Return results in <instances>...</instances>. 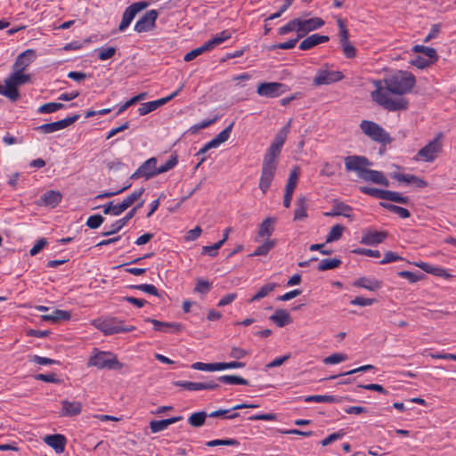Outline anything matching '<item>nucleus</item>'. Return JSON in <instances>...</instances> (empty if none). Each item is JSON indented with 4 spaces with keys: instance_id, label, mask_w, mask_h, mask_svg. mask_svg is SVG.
<instances>
[{
    "instance_id": "nucleus-7",
    "label": "nucleus",
    "mask_w": 456,
    "mask_h": 456,
    "mask_svg": "<svg viewBox=\"0 0 456 456\" xmlns=\"http://www.w3.org/2000/svg\"><path fill=\"white\" fill-rule=\"evenodd\" d=\"M440 136L441 134H438L423 148H421L414 157V160H423L426 162L434 161L437 157V154L442 151Z\"/></svg>"
},
{
    "instance_id": "nucleus-21",
    "label": "nucleus",
    "mask_w": 456,
    "mask_h": 456,
    "mask_svg": "<svg viewBox=\"0 0 456 456\" xmlns=\"http://www.w3.org/2000/svg\"><path fill=\"white\" fill-rule=\"evenodd\" d=\"M61 417H75L81 413L82 403L80 402H69L68 400L61 401Z\"/></svg>"
},
{
    "instance_id": "nucleus-10",
    "label": "nucleus",
    "mask_w": 456,
    "mask_h": 456,
    "mask_svg": "<svg viewBox=\"0 0 456 456\" xmlns=\"http://www.w3.org/2000/svg\"><path fill=\"white\" fill-rule=\"evenodd\" d=\"M157 159L155 157H151L146 161H144L130 176L133 180H137L139 178H144L145 180H149L152 177L159 175L158 167H157Z\"/></svg>"
},
{
    "instance_id": "nucleus-64",
    "label": "nucleus",
    "mask_w": 456,
    "mask_h": 456,
    "mask_svg": "<svg viewBox=\"0 0 456 456\" xmlns=\"http://www.w3.org/2000/svg\"><path fill=\"white\" fill-rule=\"evenodd\" d=\"M317 41H316V37H315V34H313L309 37H307L306 38H305L299 45V49L302 50V51H306V50H309L313 47H314L315 45H317Z\"/></svg>"
},
{
    "instance_id": "nucleus-56",
    "label": "nucleus",
    "mask_w": 456,
    "mask_h": 456,
    "mask_svg": "<svg viewBox=\"0 0 456 456\" xmlns=\"http://www.w3.org/2000/svg\"><path fill=\"white\" fill-rule=\"evenodd\" d=\"M208 51V47H206V45L204 44L201 46L197 47V48L190 51L189 53H187L184 55L183 60H184V61H191L194 60L196 57H198L199 55H200Z\"/></svg>"
},
{
    "instance_id": "nucleus-27",
    "label": "nucleus",
    "mask_w": 456,
    "mask_h": 456,
    "mask_svg": "<svg viewBox=\"0 0 456 456\" xmlns=\"http://www.w3.org/2000/svg\"><path fill=\"white\" fill-rule=\"evenodd\" d=\"M269 319L280 328H282L292 322L290 314L284 309H276L273 314L269 317Z\"/></svg>"
},
{
    "instance_id": "nucleus-17",
    "label": "nucleus",
    "mask_w": 456,
    "mask_h": 456,
    "mask_svg": "<svg viewBox=\"0 0 456 456\" xmlns=\"http://www.w3.org/2000/svg\"><path fill=\"white\" fill-rule=\"evenodd\" d=\"M298 35L305 37L311 31L316 30L324 25V20L322 18L314 17L308 20H302L298 18Z\"/></svg>"
},
{
    "instance_id": "nucleus-29",
    "label": "nucleus",
    "mask_w": 456,
    "mask_h": 456,
    "mask_svg": "<svg viewBox=\"0 0 456 456\" xmlns=\"http://www.w3.org/2000/svg\"><path fill=\"white\" fill-rule=\"evenodd\" d=\"M352 210L353 208L349 205L342 201L335 200L331 211L325 215L328 216H344L346 217H350L351 216L349 212Z\"/></svg>"
},
{
    "instance_id": "nucleus-4",
    "label": "nucleus",
    "mask_w": 456,
    "mask_h": 456,
    "mask_svg": "<svg viewBox=\"0 0 456 456\" xmlns=\"http://www.w3.org/2000/svg\"><path fill=\"white\" fill-rule=\"evenodd\" d=\"M374 83L377 88L371 92V97L379 105L388 111L404 110L408 108L409 102L405 98L392 99L383 91L379 80Z\"/></svg>"
},
{
    "instance_id": "nucleus-44",
    "label": "nucleus",
    "mask_w": 456,
    "mask_h": 456,
    "mask_svg": "<svg viewBox=\"0 0 456 456\" xmlns=\"http://www.w3.org/2000/svg\"><path fill=\"white\" fill-rule=\"evenodd\" d=\"M345 227L342 224H336L331 227L329 234L326 237V243H330L338 240L343 234Z\"/></svg>"
},
{
    "instance_id": "nucleus-15",
    "label": "nucleus",
    "mask_w": 456,
    "mask_h": 456,
    "mask_svg": "<svg viewBox=\"0 0 456 456\" xmlns=\"http://www.w3.org/2000/svg\"><path fill=\"white\" fill-rule=\"evenodd\" d=\"M344 77L340 71H330L328 69H319L314 78V86L330 85L340 81Z\"/></svg>"
},
{
    "instance_id": "nucleus-8",
    "label": "nucleus",
    "mask_w": 456,
    "mask_h": 456,
    "mask_svg": "<svg viewBox=\"0 0 456 456\" xmlns=\"http://www.w3.org/2000/svg\"><path fill=\"white\" fill-rule=\"evenodd\" d=\"M289 90L285 84L279 82H264L260 83L256 88V93L260 96L268 98H275Z\"/></svg>"
},
{
    "instance_id": "nucleus-53",
    "label": "nucleus",
    "mask_w": 456,
    "mask_h": 456,
    "mask_svg": "<svg viewBox=\"0 0 456 456\" xmlns=\"http://www.w3.org/2000/svg\"><path fill=\"white\" fill-rule=\"evenodd\" d=\"M397 274L401 278L407 279L411 283L417 282L424 277L421 273H416L410 271H400Z\"/></svg>"
},
{
    "instance_id": "nucleus-6",
    "label": "nucleus",
    "mask_w": 456,
    "mask_h": 456,
    "mask_svg": "<svg viewBox=\"0 0 456 456\" xmlns=\"http://www.w3.org/2000/svg\"><path fill=\"white\" fill-rule=\"evenodd\" d=\"M89 366H95L99 369L107 368L109 370H120L123 364L118 360L117 356L110 353L99 352L89 359Z\"/></svg>"
},
{
    "instance_id": "nucleus-45",
    "label": "nucleus",
    "mask_w": 456,
    "mask_h": 456,
    "mask_svg": "<svg viewBox=\"0 0 456 456\" xmlns=\"http://www.w3.org/2000/svg\"><path fill=\"white\" fill-rule=\"evenodd\" d=\"M234 126V121L230 123L228 126H226L223 131H221L215 138H213V142L216 143V145L218 147L221 143L226 142L230 134L232 133V127Z\"/></svg>"
},
{
    "instance_id": "nucleus-5",
    "label": "nucleus",
    "mask_w": 456,
    "mask_h": 456,
    "mask_svg": "<svg viewBox=\"0 0 456 456\" xmlns=\"http://www.w3.org/2000/svg\"><path fill=\"white\" fill-rule=\"evenodd\" d=\"M360 129L366 136L383 146L390 144L393 142V138L390 134L376 122L362 120L360 123Z\"/></svg>"
},
{
    "instance_id": "nucleus-41",
    "label": "nucleus",
    "mask_w": 456,
    "mask_h": 456,
    "mask_svg": "<svg viewBox=\"0 0 456 456\" xmlns=\"http://www.w3.org/2000/svg\"><path fill=\"white\" fill-rule=\"evenodd\" d=\"M279 285L277 283H267L261 287L259 290L252 297L249 302H254L265 297L270 292L275 289Z\"/></svg>"
},
{
    "instance_id": "nucleus-24",
    "label": "nucleus",
    "mask_w": 456,
    "mask_h": 456,
    "mask_svg": "<svg viewBox=\"0 0 456 456\" xmlns=\"http://www.w3.org/2000/svg\"><path fill=\"white\" fill-rule=\"evenodd\" d=\"M353 285L357 288H362L370 291H376L382 287V281L377 279H370L362 276L354 281Z\"/></svg>"
},
{
    "instance_id": "nucleus-48",
    "label": "nucleus",
    "mask_w": 456,
    "mask_h": 456,
    "mask_svg": "<svg viewBox=\"0 0 456 456\" xmlns=\"http://www.w3.org/2000/svg\"><path fill=\"white\" fill-rule=\"evenodd\" d=\"M178 163V157L176 154H173L169 157L163 165L158 167L159 175L166 173L173 169Z\"/></svg>"
},
{
    "instance_id": "nucleus-18",
    "label": "nucleus",
    "mask_w": 456,
    "mask_h": 456,
    "mask_svg": "<svg viewBox=\"0 0 456 456\" xmlns=\"http://www.w3.org/2000/svg\"><path fill=\"white\" fill-rule=\"evenodd\" d=\"M388 236L386 231L367 230L362 237L361 243L369 246H375L382 243Z\"/></svg>"
},
{
    "instance_id": "nucleus-26",
    "label": "nucleus",
    "mask_w": 456,
    "mask_h": 456,
    "mask_svg": "<svg viewBox=\"0 0 456 456\" xmlns=\"http://www.w3.org/2000/svg\"><path fill=\"white\" fill-rule=\"evenodd\" d=\"M146 322H151L153 325V328L156 331L167 332V329H173L174 331L179 332L183 326L180 323L176 322H164L156 319L147 318L145 319Z\"/></svg>"
},
{
    "instance_id": "nucleus-61",
    "label": "nucleus",
    "mask_w": 456,
    "mask_h": 456,
    "mask_svg": "<svg viewBox=\"0 0 456 456\" xmlns=\"http://www.w3.org/2000/svg\"><path fill=\"white\" fill-rule=\"evenodd\" d=\"M211 288L212 284L209 281L202 279H198L196 281L194 291L201 294H207L211 289Z\"/></svg>"
},
{
    "instance_id": "nucleus-42",
    "label": "nucleus",
    "mask_w": 456,
    "mask_h": 456,
    "mask_svg": "<svg viewBox=\"0 0 456 456\" xmlns=\"http://www.w3.org/2000/svg\"><path fill=\"white\" fill-rule=\"evenodd\" d=\"M341 264L342 262L338 258H325L320 262L317 269L321 272L332 270L339 267Z\"/></svg>"
},
{
    "instance_id": "nucleus-30",
    "label": "nucleus",
    "mask_w": 456,
    "mask_h": 456,
    "mask_svg": "<svg viewBox=\"0 0 456 456\" xmlns=\"http://www.w3.org/2000/svg\"><path fill=\"white\" fill-rule=\"evenodd\" d=\"M41 318L43 321L57 323L60 321H69L71 318V314L69 311L56 309L53 314H44Z\"/></svg>"
},
{
    "instance_id": "nucleus-57",
    "label": "nucleus",
    "mask_w": 456,
    "mask_h": 456,
    "mask_svg": "<svg viewBox=\"0 0 456 456\" xmlns=\"http://www.w3.org/2000/svg\"><path fill=\"white\" fill-rule=\"evenodd\" d=\"M428 273H431L433 275L438 276V277H444L445 279L451 278L452 275L447 273V271L442 267L433 266L428 264V267H427V271H425Z\"/></svg>"
},
{
    "instance_id": "nucleus-25",
    "label": "nucleus",
    "mask_w": 456,
    "mask_h": 456,
    "mask_svg": "<svg viewBox=\"0 0 456 456\" xmlns=\"http://www.w3.org/2000/svg\"><path fill=\"white\" fill-rule=\"evenodd\" d=\"M183 419V416L171 417L169 419L156 420L150 422V428L152 433H158L165 430L171 424L176 423Z\"/></svg>"
},
{
    "instance_id": "nucleus-38",
    "label": "nucleus",
    "mask_w": 456,
    "mask_h": 456,
    "mask_svg": "<svg viewBox=\"0 0 456 456\" xmlns=\"http://www.w3.org/2000/svg\"><path fill=\"white\" fill-rule=\"evenodd\" d=\"M411 51L413 53H420L427 56L428 59L433 61H438L437 52L435 48L429 46H424L420 45H416L412 47Z\"/></svg>"
},
{
    "instance_id": "nucleus-12",
    "label": "nucleus",
    "mask_w": 456,
    "mask_h": 456,
    "mask_svg": "<svg viewBox=\"0 0 456 456\" xmlns=\"http://www.w3.org/2000/svg\"><path fill=\"white\" fill-rule=\"evenodd\" d=\"M147 6V2H135L126 7L123 12L122 20L119 24L118 29L120 31H124L130 25L135 15Z\"/></svg>"
},
{
    "instance_id": "nucleus-23",
    "label": "nucleus",
    "mask_w": 456,
    "mask_h": 456,
    "mask_svg": "<svg viewBox=\"0 0 456 456\" xmlns=\"http://www.w3.org/2000/svg\"><path fill=\"white\" fill-rule=\"evenodd\" d=\"M136 212H137V208H133L131 210H129L126 213V215L123 218L115 221L110 225V230L103 232L102 235L110 236V235L118 232L134 216Z\"/></svg>"
},
{
    "instance_id": "nucleus-14",
    "label": "nucleus",
    "mask_w": 456,
    "mask_h": 456,
    "mask_svg": "<svg viewBox=\"0 0 456 456\" xmlns=\"http://www.w3.org/2000/svg\"><path fill=\"white\" fill-rule=\"evenodd\" d=\"M174 386L183 387L188 391L198 390H216L220 387V385L214 380L207 382H191V381H174Z\"/></svg>"
},
{
    "instance_id": "nucleus-49",
    "label": "nucleus",
    "mask_w": 456,
    "mask_h": 456,
    "mask_svg": "<svg viewBox=\"0 0 456 456\" xmlns=\"http://www.w3.org/2000/svg\"><path fill=\"white\" fill-rule=\"evenodd\" d=\"M386 200H389V201L400 203V204H405V205H407L410 201L408 197L403 196L397 191H388V190H387Z\"/></svg>"
},
{
    "instance_id": "nucleus-55",
    "label": "nucleus",
    "mask_w": 456,
    "mask_h": 456,
    "mask_svg": "<svg viewBox=\"0 0 456 456\" xmlns=\"http://www.w3.org/2000/svg\"><path fill=\"white\" fill-rule=\"evenodd\" d=\"M298 18L289 20L286 25L279 28L280 35H286L289 32L297 30L298 32Z\"/></svg>"
},
{
    "instance_id": "nucleus-3",
    "label": "nucleus",
    "mask_w": 456,
    "mask_h": 456,
    "mask_svg": "<svg viewBox=\"0 0 456 456\" xmlns=\"http://www.w3.org/2000/svg\"><path fill=\"white\" fill-rule=\"evenodd\" d=\"M386 89L394 94L403 95L411 92L416 84L414 75L406 70H397L384 78Z\"/></svg>"
},
{
    "instance_id": "nucleus-52",
    "label": "nucleus",
    "mask_w": 456,
    "mask_h": 456,
    "mask_svg": "<svg viewBox=\"0 0 456 456\" xmlns=\"http://www.w3.org/2000/svg\"><path fill=\"white\" fill-rule=\"evenodd\" d=\"M125 211V208H120V203L118 205H113V201H110L109 203L105 204L103 206V213L104 215H113V216H119Z\"/></svg>"
},
{
    "instance_id": "nucleus-47",
    "label": "nucleus",
    "mask_w": 456,
    "mask_h": 456,
    "mask_svg": "<svg viewBox=\"0 0 456 456\" xmlns=\"http://www.w3.org/2000/svg\"><path fill=\"white\" fill-rule=\"evenodd\" d=\"M240 442L234 438H227V439H215L206 443V445L208 447H215L220 445H227V446H238Z\"/></svg>"
},
{
    "instance_id": "nucleus-35",
    "label": "nucleus",
    "mask_w": 456,
    "mask_h": 456,
    "mask_svg": "<svg viewBox=\"0 0 456 456\" xmlns=\"http://www.w3.org/2000/svg\"><path fill=\"white\" fill-rule=\"evenodd\" d=\"M379 206L392 213L398 215L401 218L406 219L411 216L410 211L403 207L387 202H379Z\"/></svg>"
},
{
    "instance_id": "nucleus-37",
    "label": "nucleus",
    "mask_w": 456,
    "mask_h": 456,
    "mask_svg": "<svg viewBox=\"0 0 456 456\" xmlns=\"http://www.w3.org/2000/svg\"><path fill=\"white\" fill-rule=\"evenodd\" d=\"M359 190L363 194L386 200L387 190H382L368 186H361Z\"/></svg>"
},
{
    "instance_id": "nucleus-22",
    "label": "nucleus",
    "mask_w": 456,
    "mask_h": 456,
    "mask_svg": "<svg viewBox=\"0 0 456 456\" xmlns=\"http://www.w3.org/2000/svg\"><path fill=\"white\" fill-rule=\"evenodd\" d=\"M390 175L398 182L412 183L418 188H425L428 186V183L424 179L414 175L392 173Z\"/></svg>"
},
{
    "instance_id": "nucleus-46",
    "label": "nucleus",
    "mask_w": 456,
    "mask_h": 456,
    "mask_svg": "<svg viewBox=\"0 0 456 456\" xmlns=\"http://www.w3.org/2000/svg\"><path fill=\"white\" fill-rule=\"evenodd\" d=\"M191 367L193 370H202V371L220 370L219 362L205 363V362H197L192 363Z\"/></svg>"
},
{
    "instance_id": "nucleus-2",
    "label": "nucleus",
    "mask_w": 456,
    "mask_h": 456,
    "mask_svg": "<svg viewBox=\"0 0 456 456\" xmlns=\"http://www.w3.org/2000/svg\"><path fill=\"white\" fill-rule=\"evenodd\" d=\"M347 172H356L359 178L387 187L389 181L381 171L367 168L371 162L365 156L351 155L344 159Z\"/></svg>"
},
{
    "instance_id": "nucleus-60",
    "label": "nucleus",
    "mask_w": 456,
    "mask_h": 456,
    "mask_svg": "<svg viewBox=\"0 0 456 456\" xmlns=\"http://www.w3.org/2000/svg\"><path fill=\"white\" fill-rule=\"evenodd\" d=\"M104 222V217L102 216L101 215L97 214V215H93V216H90L86 221V225L90 228V229H97L99 228L102 224Z\"/></svg>"
},
{
    "instance_id": "nucleus-59",
    "label": "nucleus",
    "mask_w": 456,
    "mask_h": 456,
    "mask_svg": "<svg viewBox=\"0 0 456 456\" xmlns=\"http://www.w3.org/2000/svg\"><path fill=\"white\" fill-rule=\"evenodd\" d=\"M116 52H117V48L112 47V46H110L107 48H100V49H98V58L101 61L109 60L115 55Z\"/></svg>"
},
{
    "instance_id": "nucleus-16",
    "label": "nucleus",
    "mask_w": 456,
    "mask_h": 456,
    "mask_svg": "<svg viewBox=\"0 0 456 456\" xmlns=\"http://www.w3.org/2000/svg\"><path fill=\"white\" fill-rule=\"evenodd\" d=\"M37 58L36 51L33 49H27L20 53L14 64L12 65L13 70L24 71L30 63H32Z\"/></svg>"
},
{
    "instance_id": "nucleus-9",
    "label": "nucleus",
    "mask_w": 456,
    "mask_h": 456,
    "mask_svg": "<svg viewBox=\"0 0 456 456\" xmlns=\"http://www.w3.org/2000/svg\"><path fill=\"white\" fill-rule=\"evenodd\" d=\"M124 322L117 318H109L102 321L97 328L105 335H112L121 332H129L135 330L134 326L126 327Z\"/></svg>"
},
{
    "instance_id": "nucleus-36",
    "label": "nucleus",
    "mask_w": 456,
    "mask_h": 456,
    "mask_svg": "<svg viewBox=\"0 0 456 456\" xmlns=\"http://www.w3.org/2000/svg\"><path fill=\"white\" fill-rule=\"evenodd\" d=\"M217 380L221 383L229 385H249V382L247 379L236 375H223L218 377Z\"/></svg>"
},
{
    "instance_id": "nucleus-28",
    "label": "nucleus",
    "mask_w": 456,
    "mask_h": 456,
    "mask_svg": "<svg viewBox=\"0 0 456 456\" xmlns=\"http://www.w3.org/2000/svg\"><path fill=\"white\" fill-rule=\"evenodd\" d=\"M62 196L60 191H48L45 193H44L40 197V200L42 201V204L45 206H49L52 208H55L59 205V203L61 201Z\"/></svg>"
},
{
    "instance_id": "nucleus-62",
    "label": "nucleus",
    "mask_w": 456,
    "mask_h": 456,
    "mask_svg": "<svg viewBox=\"0 0 456 456\" xmlns=\"http://www.w3.org/2000/svg\"><path fill=\"white\" fill-rule=\"evenodd\" d=\"M346 359H347L346 354H342V353H335V354H332L330 356L326 357L323 360V362L325 364H336V363H339L341 362H344Z\"/></svg>"
},
{
    "instance_id": "nucleus-50",
    "label": "nucleus",
    "mask_w": 456,
    "mask_h": 456,
    "mask_svg": "<svg viewBox=\"0 0 456 456\" xmlns=\"http://www.w3.org/2000/svg\"><path fill=\"white\" fill-rule=\"evenodd\" d=\"M65 107L63 103L60 102H47L41 105L38 109L40 113H53Z\"/></svg>"
},
{
    "instance_id": "nucleus-39",
    "label": "nucleus",
    "mask_w": 456,
    "mask_h": 456,
    "mask_svg": "<svg viewBox=\"0 0 456 456\" xmlns=\"http://www.w3.org/2000/svg\"><path fill=\"white\" fill-rule=\"evenodd\" d=\"M207 417L208 415L206 411H197L189 417L188 422L193 428H200L205 424Z\"/></svg>"
},
{
    "instance_id": "nucleus-34",
    "label": "nucleus",
    "mask_w": 456,
    "mask_h": 456,
    "mask_svg": "<svg viewBox=\"0 0 456 456\" xmlns=\"http://www.w3.org/2000/svg\"><path fill=\"white\" fill-rule=\"evenodd\" d=\"M305 402L307 403H337L341 402V397L335 395H309L305 398Z\"/></svg>"
},
{
    "instance_id": "nucleus-43",
    "label": "nucleus",
    "mask_w": 456,
    "mask_h": 456,
    "mask_svg": "<svg viewBox=\"0 0 456 456\" xmlns=\"http://www.w3.org/2000/svg\"><path fill=\"white\" fill-rule=\"evenodd\" d=\"M144 188H140L134 192H132L130 195H128L126 198H125L122 202L120 203V208H125V210H126L134 201H136L144 192Z\"/></svg>"
},
{
    "instance_id": "nucleus-54",
    "label": "nucleus",
    "mask_w": 456,
    "mask_h": 456,
    "mask_svg": "<svg viewBox=\"0 0 456 456\" xmlns=\"http://www.w3.org/2000/svg\"><path fill=\"white\" fill-rule=\"evenodd\" d=\"M146 93H141L131 99H129L127 102H126L118 110L117 115L121 114L124 112L126 109H128L133 104L136 103L137 102L143 100L146 97Z\"/></svg>"
},
{
    "instance_id": "nucleus-19",
    "label": "nucleus",
    "mask_w": 456,
    "mask_h": 456,
    "mask_svg": "<svg viewBox=\"0 0 456 456\" xmlns=\"http://www.w3.org/2000/svg\"><path fill=\"white\" fill-rule=\"evenodd\" d=\"M31 77L28 74H24L23 71L13 70V72L4 80L6 86H9L11 90L18 91V86L30 82Z\"/></svg>"
},
{
    "instance_id": "nucleus-51",
    "label": "nucleus",
    "mask_w": 456,
    "mask_h": 456,
    "mask_svg": "<svg viewBox=\"0 0 456 456\" xmlns=\"http://www.w3.org/2000/svg\"><path fill=\"white\" fill-rule=\"evenodd\" d=\"M436 62V61H433L431 59H428V58H424L420 55H417L415 56L414 59H412L410 63L412 65V66H415L417 67L418 69H425L427 67H428L429 65L433 64Z\"/></svg>"
},
{
    "instance_id": "nucleus-13",
    "label": "nucleus",
    "mask_w": 456,
    "mask_h": 456,
    "mask_svg": "<svg viewBox=\"0 0 456 456\" xmlns=\"http://www.w3.org/2000/svg\"><path fill=\"white\" fill-rule=\"evenodd\" d=\"M159 12L157 10H150L146 12L143 16L136 21L134 25V30L138 33L151 30L153 28H155Z\"/></svg>"
},
{
    "instance_id": "nucleus-63",
    "label": "nucleus",
    "mask_w": 456,
    "mask_h": 456,
    "mask_svg": "<svg viewBox=\"0 0 456 456\" xmlns=\"http://www.w3.org/2000/svg\"><path fill=\"white\" fill-rule=\"evenodd\" d=\"M298 180V173L296 171V169L292 170L289 175L285 191H293L296 189L297 183Z\"/></svg>"
},
{
    "instance_id": "nucleus-20",
    "label": "nucleus",
    "mask_w": 456,
    "mask_h": 456,
    "mask_svg": "<svg viewBox=\"0 0 456 456\" xmlns=\"http://www.w3.org/2000/svg\"><path fill=\"white\" fill-rule=\"evenodd\" d=\"M44 442L52 447L56 453H62L65 450L67 439L63 435L54 434L45 436Z\"/></svg>"
},
{
    "instance_id": "nucleus-58",
    "label": "nucleus",
    "mask_w": 456,
    "mask_h": 456,
    "mask_svg": "<svg viewBox=\"0 0 456 456\" xmlns=\"http://www.w3.org/2000/svg\"><path fill=\"white\" fill-rule=\"evenodd\" d=\"M29 361L39 365H50V364H60V362L47 357L39 355L29 356Z\"/></svg>"
},
{
    "instance_id": "nucleus-32",
    "label": "nucleus",
    "mask_w": 456,
    "mask_h": 456,
    "mask_svg": "<svg viewBox=\"0 0 456 456\" xmlns=\"http://www.w3.org/2000/svg\"><path fill=\"white\" fill-rule=\"evenodd\" d=\"M232 37V34L228 30H223L222 32L216 34L213 38L207 41L205 43L206 47H208V51L213 50L216 46L224 43L225 40L229 39Z\"/></svg>"
},
{
    "instance_id": "nucleus-1",
    "label": "nucleus",
    "mask_w": 456,
    "mask_h": 456,
    "mask_svg": "<svg viewBox=\"0 0 456 456\" xmlns=\"http://www.w3.org/2000/svg\"><path fill=\"white\" fill-rule=\"evenodd\" d=\"M290 124L291 120L276 134L273 142L264 155L258 184L259 189L264 194L267 192L275 176L281 149L289 133Z\"/></svg>"
},
{
    "instance_id": "nucleus-33",
    "label": "nucleus",
    "mask_w": 456,
    "mask_h": 456,
    "mask_svg": "<svg viewBox=\"0 0 456 456\" xmlns=\"http://www.w3.org/2000/svg\"><path fill=\"white\" fill-rule=\"evenodd\" d=\"M296 205L294 220L305 219L307 216V204L305 197L300 196L297 198Z\"/></svg>"
},
{
    "instance_id": "nucleus-31",
    "label": "nucleus",
    "mask_w": 456,
    "mask_h": 456,
    "mask_svg": "<svg viewBox=\"0 0 456 456\" xmlns=\"http://www.w3.org/2000/svg\"><path fill=\"white\" fill-rule=\"evenodd\" d=\"M275 222L276 218L274 217H266L265 220H263L259 225L258 237H270L274 231Z\"/></svg>"
},
{
    "instance_id": "nucleus-11",
    "label": "nucleus",
    "mask_w": 456,
    "mask_h": 456,
    "mask_svg": "<svg viewBox=\"0 0 456 456\" xmlns=\"http://www.w3.org/2000/svg\"><path fill=\"white\" fill-rule=\"evenodd\" d=\"M183 87H184V84H182L170 95H168L167 97L160 98L156 101H151V102H144V103L141 104L140 108L138 109L139 114L141 116H144V115L157 110L158 108L163 106L164 104H166L167 102H168L169 101L174 99L175 96H177L180 94V92L183 89Z\"/></svg>"
},
{
    "instance_id": "nucleus-40",
    "label": "nucleus",
    "mask_w": 456,
    "mask_h": 456,
    "mask_svg": "<svg viewBox=\"0 0 456 456\" xmlns=\"http://www.w3.org/2000/svg\"><path fill=\"white\" fill-rule=\"evenodd\" d=\"M276 245V240H268L259 245L249 256H266L269 251Z\"/></svg>"
}]
</instances>
